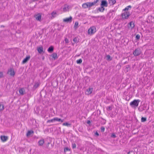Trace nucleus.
Segmentation results:
<instances>
[{
    "label": "nucleus",
    "mask_w": 154,
    "mask_h": 154,
    "mask_svg": "<svg viewBox=\"0 0 154 154\" xmlns=\"http://www.w3.org/2000/svg\"><path fill=\"white\" fill-rule=\"evenodd\" d=\"M99 0H96L94 1L93 2H87L85 3L82 4V7L84 8H90L91 7L94 5L95 4L97 3Z\"/></svg>",
    "instance_id": "nucleus-1"
},
{
    "label": "nucleus",
    "mask_w": 154,
    "mask_h": 154,
    "mask_svg": "<svg viewBox=\"0 0 154 154\" xmlns=\"http://www.w3.org/2000/svg\"><path fill=\"white\" fill-rule=\"evenodd\" d=\"M140 102L139 99H134L130 103V105L132 107L136 108L138 106Z\"/></svg>",
    "instance_id": "nucleus-2"
},
{
    "label": "nucleus",
    "mask_w": 154,
    "mask_h": 154,
    "mask_svg": "<svg viewBox=\"0 0 154 154\" xmlns=\"http://www.w3.org/2000/svg\"><path fill=\"white\" fill-rule=\"evenodd\" d=\"M96 32V29L94 26L91 27L88 29V35H92L94 34Z\"/></svg>",
    "instance_id": "nucleus-3"
},
{
    "label": "nucleus",
    "mask_w": 154,
    "mask_h": 154,
    "mask_svg": "<svg viewBox=\"0 0 154 154\" xmlns=\"http://www.w3.org/2000/svg\"><path fill=\"white\" fill-rule=\"evenodd\" d=\"M130 15V12L128 11H124L122 14V17L124 19H127Z\"/></svg>",
    "instance_id": "nucleus-4"
},
{
    "label": "nucleus",
    "mask_w": 154,
    "mask_h": 154,
    "mask_svg": "<svg viewBox=\"0 0 154 154\" xmlns=\"http://www.w3.org/2000/svg\"><path fill=\"white\" fill-rule=\"evenodd\" d=\"M141 53V51L140 50L138 49H136L133 52V54L134 56H137L140 55Z\"/></svg>",
    "instance_id": "nucleus-5"
},
{
    "label": "nucleus",
    "mask_w": 154,
    "mask_h": 154,
    "mask_svg": "<svg viewBox=\"0 0 154 154\" xmlns=\"http://www.w3.org/2000/svg\"><path fill=\"white\" fill-rule=\"evenodd\" d=\"M0 138L2 141L3 142L6 141L8 139V136L5 135H1Z\"/></svg>",
    "instance_id": "nucleus-6"
},
{
    "label": "nucleus",
    "mask_w": 154,
    "mask_h": 154,
    "mask_svg": "<svg viewBox=\"0 0 154 154\" xmlns=\"http://www.w3.org/2000/svg\"><path fill=\"white\" fill-rule=\"evenodd\" d=\"M10 75L12 76H14L15 74V72L14 70L13 69H10L8 70V72Z\"/></svg>",
    "instance_id": "nucleus-7"
},
{
    "label": "nucleus",
    "mask_w": 154,
    "mask_h": 154,
    "mask_svg": "<svg viewBox=\"0 0 154 154\" xmlns=\"http://www.w3.org/2000/svg\"><path fill=\"white\" fill-rule=\"evenodd\" d=\"M101 6L103 7H107L108 6V3L105 0H102L101 2Z\"/></svg>",
    "instance_id": "nucleus-8"
},
{
    "label": "nucleus",
    "mask_w": 154,
    "mask_h": 154,
    "mask_svg": "<svg viewBox=\"0 0 154 154\" xmlns=\"http://www.w3.org/2000/svg\"><path fill=\"white\" fill-rule=\"evenodd\" d=\"M69 9V6L67 4H65L63 8V11L64 12H66L68 11Z\"/></svg>",
    "instance_id": "nucleus-9"
},
{
    "label": "nucleus",
    "mask_w": 154,
    "mask_h": 154,
    "mask_svg": "<svg viewBox=\"0 0 154 154\" xmlns=\"http://www.w3.org/2000/svg\"><path fill=\"white\" fill-rule=\"evenodd\" d=\"M72 18L71 17H69L63 19V21L65 22H71L72 20Z\"/></svg>",
    "instance_id": "nucleus-10"
},
{
    "label": "nucleus",
    "mask_w": 154,
    "mask_h": 154,
    "mask_svg": "<svg viewBox=\"0 0 154 154\" xmlns=\"http://www.w3.org/2000/svg\"><path fill=\"white\" fill-rule=\"evenodd\" d=\"M35 17L37 20L40 21L41 19V15L40 14H38L35 16Z\"/></svg>",
    "instance_id": "nucleus-11"
},
{
    "label": "nucleus",
    "mask_w": 154,
    "mask_h": 154,
    "mask_svg": "<svg viewBox=\"0 0 154 154\" xmlns=\"http://www.w3.org/2000/svg\"><path fill=\"white\" fill-rule=\"evenodd\" d=\"M30 58V56H28L26 57L23 59V60L22 61V63L23 64H24L26 63Z\"/></svg>",
    "instance_id": "nucleus-12"
},
{
    "label": "nucleus",
    "mask_w": 154,
    "mask_h": 154,
    "mask_svg": "<svg viewBox=\"0 0 154 154\" xmlns=\"http://www.w3.org/2000/svg\"><path fill=\"white\" fill-rule=\"evenodd\" d=\"M92 91L93 88H92L90 87L87 90V94L88 95L92 93Z\"/></svg>",
    "instance_id": "nucleus-13"
},
{
    "label": "nucleus",
    "mask_w": 154,
    "mask_h": 154,
    "mask_svg": "<svg viewBox=\"0 0 154 154\" xmlns=\"http://www.w3.org/2000/svg\"><path fill=\"white\" fill-rule=\"evenodd\" d=\"M44 142V140L43 139H42L39 140L38 141V145L40 146H43Z\"/></svg>",
    "instance_id": "nucleus-14"
},
{
    "label": "nucleus",
    "mask_w": 154,
    "mask_h": 154,
    "mask_svg": "<svg viewBox=\"0 0 154 154\" xmlns=\"http://www.w3.org/2000/svg\"><path fill=\"white\" fill-rule=\"evenodd\" d=\"M19 92L20 94L21 95H23L25 92V91L23 88H21L19 90Z\"/></svg>",
    "instance_id": "nucleus-15"
},
{
    "label": "nucleus",
    "mask_w": 154,
    "mask_h": 154,
    "mask_svg": "<svg viewBox=\"0 0 154 154\" xmlns=\"http://www.w3.org/2000/svg\"><path fill=\"white\" fill-rule=\"evenodd\" d=\"M116 3V0H109V3L110 5H113Z\"/></svg>",
    "instance_id": "nucleus-16"
},
{
    "label": "nucleus",
    "mask_w": 154,
    "mask_h": 154,
    "mask_svg": "<svg viewBox=\"0 0 154 154\" xmlns=\"http://www.w3.org/2000/svg\"><path fill=\"white\" fill-rule=\"evenodd\" d=\"M34 133V131L32 130L29 131L26 134V136L27 137H29L32 134Z\"/></svg>",
    "instance_id": "nucleus-17"
},
{
    "label": "nucleus",
    "mask_w": 154,
    "mask_h": 154,
    "mask_svg": "<svg viewBox=\"0 0 154 154\" xmlns=\"http://www.w3.org/2000/svg\"><path fill=\"white\" fill-rule=\"evenodd\" d=\"M128 24L130 25V27L131 29L133 28L135 26L134 23L133 21L130 22Z\"/></svg>",
    "instance_id": "nucleus-18"
},
{
    "label": "nucleus",
    "mask_w": 154,
    "mask_h": 154,
    "mask_svg": "<svg viewBox=\"0 0 154 154\" xmlns=\"http://www.w3.org/2000/svg\"><path fill=\"white\" fill-rule=\"evenodd\" d=\"M54 122L55 121H57L58 122H63V120L61 119L60 118H58L57 117H55L54 118Z\"/></svg>",
    "instance_id": "nucleus-19"
},
{
    "label": "nucleus",
    "mask_w": 154,
    "mask_h": 154,
    "mask_svg": "<svg viewBox=\"0 0 154 154\" xmlns=\"http://www.w3.org/2000/svg\"><path fill=\"white\" fill-rule=\"evenodd\" d=\"M37 51L39 53H42L43 51V48L42 46L38 48Z\"/></svg>",
    "instance_id": "nucleus-20"
},
{
    "label": "nucleus",
    "mask_w": 154,
    "mask_h": 154,
    "mask_svg": "<svg viewBox=\"0 0 154 154\" xmlns=\"http://www.w3.org/2000/svg\"><path fill=\"white\" fill-rule=\"evenodd\" d=\"M105 10V8H104V7L101 6L100 7H99L98 8V11H99L100 12H103Z\"/></svg>",
    "instance_id": "nucleus-21"
},
{
    "label": "nucleus",
    "mask_w": 154,
    "mask_h": 154,
    "mask_svg": "<svg viewBox=\"0 0 154 154\" xmlns=\"http://www.w3.org/2000/svg\"><path fill=\"white\" fill-rule=\"evenodd\" d=\"M52 57L54 60L57 59L58 58L57 54L56 53H54L52 54Z\"/></svg>",
    "instance_id": "nucleus-22"
},
{
    "label": "nucleus",
    "mask_w": 154,
    "mask_h": 154,
    "mask_svg": "<svg viewBox=\"0 0 154 154\" xmlns=\"http://www.w3.org/2000/svg\"><path fill=\"white\" fill-rule=\"evenodd\" d=\"M54 50V48L53 46H51L49 48L48 50V51L49 52H52Z\"/></svg>",
    "instance_id": "nucleus-23"
},
{
    "label": "nucleus",
    "mask_w": 154,
    "mask_h": 154,
    "mask_svg": "<svg viewBox=\"0 0 154 154\" xmlns=\"http://www.w3.org/2000/svg\"><path fill=\"white\" fill-rule=\"evenodd\" d=\"M79 25V23L77 21H76L75 22V24L74 25V27L75 29H76L78 27Z\"/></svg>",
    "instance_id": "nucleus-24"
},
{
    "label": "nucleus",
    "mask_w": 154,
    "mask_h": 154,
    "mask_svg": "<svg viewBox=\"0 0 154 154\" xmlns=\"http://www.w3.org/2000/svg\"><path fill=\"white\" fill-rule=\"evenodd\" d=\"M131 5H129L126 7L125 9L123 10V11H128L129 10V8H131Z\"/></svg>",
    "instance_id": "nucleus-25"
},
{
    "label": "nucleus",
    "mask_w": 154,
    "mask_h": 154,
    "mask_svg": "<svg viewBox=\"0 0 154 154\" xmlns=\"http://www.w3.org/2000/svg\"><path fill=\"white\" fill-rule=\"evenodd\" d=\"M57 14V13L55 11H53L52 13H51V15H52V16L54 18V17H55L56 15Z\"/></svg>",
    "instance_id": "nucleus-26"
},
{
    "label": "nucleus",
    "mask_w": 154,
    "mask_h": 154,
    "mask_svg": "<svg viewBox=\"0 0 154 154\" xmlns=\"http://www.w3.org/2000/svg\"><path fill=\"white\" fill-rule=\"evenodd\" d=\"M4 109V106L3 105L0 104V112L2 111Z\"/></svg>",
    "instance_id": "nucleus-27"
},
{
    "label": "nucleus",
    "mask_w": 154,
    "mask_h": 154,
    "mask_svg": "<svg viewBox=\"0 0 154 154\" xmlns=\"http://www.w3.org/2000/svg\"><path fill=\"white\" fill-rule=\"evenodd\" d=\"M82 62V60L81 59H80L76 60V63L77 64H80Z\"/></svg>",
    "instance_id": "nucleus-28"
},
{
    "label": "nucleus",
    "mask_w": 154,
    "mask_h": 154,
    "mask_svg": "<svg viewBox=\"0 0 154 154\" xmlns=\"http://www.w3.org/2000/svg\"><path fill=\"white\" fill-rule=\"evenodd\" d=\"M106 60H112V58L109 55H107L106 56Z\"/></svg>",
    "instance_id": "nucleus-29"
},
{
    "label": "nucleus",
    "mask_w": 154,
    "mask_h": 154,
    "mask_svg": "<svg viewBox=\"0 0 154 154\" xmlns=\"http://www.w3.org/2000/svg\"><path fill=\"white\" fill-rule=\"evenodd\" d=\"M54 122V118L53 119H51L48 120L47 121V122L48 123H51V122Z\"/></svg>",
    "instance_id": "nucleus-30"
},
{
    "label": "nucleus",
    "mask_w": 154,
    "mask_h": 154,
    "mask_svg": "<svg viewBox=\"0 0 154 154\" xmlns=\"http://www.w3.org/2000/svg\"><path fill=\"white\" fill-rule=\"evenodd\" d=\"M63 125L64 126H70V124L68 123L67 122H65L63 123Z\"/></svg>",
    "instance_id": "nucleus-31"
},
{
    "label": "nucleus",
    "mask_w": 154,
    "mask_h": 154,
    "mask_svg": "<svg viewBox=\"0 0 154 154\" xmlns=\"http://www.w3.org/2000/svg\"><path fill=\"white\" fill-rule=\"evenodd\" d=\"M146 118L143 117H142L141 119V121L142 122H144L146 121Z\"/></svg>",
    "instance_id": "nucleus-32"
},
{
    "label": "nucleus",
    "mask_w": 154,
    "mask_h": 154,
    "mask_svg": "<svg viewBox=\"0 0 154 154\" xmlns=\"http://www.w3.org/2000/svg\"><path fill=\"white\" fill-rule=\"evenodd\" d=\"M70 151V149L68 147H66L64 149V152H66L67 151Z\"/></svg>",
    "instance_id": "nucleus-33"
},
{
    "label": "nucleus",
    "mask_w": 154,
    "mask_h": 154,
    "mask_svg": "<svg viewBox=\"0 0 154 154\" xmlns=\"http://www.w3.org/2000/svg\"><path fill=\"white\" fill-rule=\"evenodd\" d=\"M39 86V84L38 83H36L34 86V88H36Z\"/></svg>",
    "instance_id": "nucleus-34"
},
{
    "label": "nucleus",
    "mask_w": 154,
    "mask_h": 154,
    "mask_svg": "<svg viewBox=\"0 0 154 154\" xmlns=\"http://www.w3.org/2000/svg\"><path fill=\"white\" fill-rule=\"evenodd\" d=\"M76 146L75 144L73 143L72 144V147L73 149H74L76 147Z\"/></svg>",
    "instance_id": "nucleus-35"
},
{
    "label": "nucleus",
    "mask_w": 154,
    "mask_h": 154,
    "mask_svg": "<svg viewBox=\"0 0 154 154\" xmlns=\"http://www.w3.org/2000/svg\"><path fill=\"white\" fill-rule=\"evenodd\" d=\"M136 38L137 39H139L140 38V35L139 34H137L136 35Z\"/></svg>",
    "instance_id": "nucleus-36"
},
{
    "label": "nucleus",
    "mask_w": 154,
    "mask_h": 154,
    "mask_svg": "<svg viewBox=\"0 0 154 154\" xmlns=\"http://www.w3.org/2000/svg\"><path fill=\"white\" fill-rule=\"evenodd\" d=\"M65 42L67 43H68L69 42V40L67 38H65Z\"/></svg>",
    "instance_id": "nucleus-37"
},
{
    "label": "nucleus",
    "mask_w": 154,
    "mask_h": 154,
    "mask_svg": "<svg viewBox=\"0 0 154 154\" xmlns=\"http://www.w3.org/2000/svg\"><path fill=\"white\" fill-rule=\"evenodd\" d=\"M101 130L102 131L104 132L105 130V128L103 127H102L101 128Z\"/></svg>",
    "instance_id": "nucleus-38"
},
{
    "label": "nucleus",
    "mask_w": 154,
    "mask_h": 154,
    "mask_svg": "<svg viewBox=\"0 0 154 154\" xmlns=\"http://www.w3.org/2000/svg\"><path fill=\"white\" fill-rule=\"evenodd\" d=\"M3 76V73L2 72H0V78L2 77Z\"/></svg>",
    "instance_id": "nucleus-39"
},
{
    "label": "nucleus",
    "mask_w": 154,
    "mask_h": 154,
    "mask_svg": "<svg viewBox=\"0 0 154 154\" xmlns=\"http://www.w3.org/2000/svg\"><path fill=\"white\" fill-rule=\"evenodd\" d=\"M95 134L97 136H98L99 135V133L97 132H96Z\"/></svg>",
    "instance_id": "nucleus-40"
},
{
    "label": "nucleus",
    "mask_w": 154,
    "mask_h": 154,
    "mask_svg": "<svg viewBox=\"0 0 154 154\" xmlns=\"http://www.w3.org/2000/svg\"><path fill=\"white\" fill-rule=\"evenodd\" d=\"M107 109H109V110H111V109H112V107H111V106H109V107H108Z\"/></svg>",
    "instance_id": "nucleus-41"
},
{
    "label": "nucleus",
    "mask_w": 154,
    "mask_h": 154,
    "mask_svg": "<svg viewBox=\"0 0 154 154\" xmlns=\"http://www.w3.org/2000/svg\"><path fill=\"white\" fill-rule=\"evenodd\" d=\"M73 41L75 42L77 40V38H75L74 39H73Z\"/></svg>",
    "instance_id": "nucleus-42"
},
{
    "label": "nucleus",
    "mask_w": 154,
    "mask_h": 154,
    "mask_svg": "<svg viewBox=\"0 0 154 154\" xmlns=\"http://www.w3.org/2000/svg\"><path fill=\"white\" fill-rule=\"evenodd\" d=\"M91 123V122L89 120L87 122V123L88 124H90V123Z\"/></svg>",
    "instance_id": "nucleus-43"
},
{
    "label": "nucleus",
    "mask_w": 154,
    "mask_h": 154,
    "mask_svg": "<svg viewBox=\"0 0 154 154\" xmlns=\"http://www.w3.org/2000/svg\"><path fill=\"white\" fill-rule=\"evenodd\" d=\"M131 152H133L132 151H131ZM130 153H131V152H128V154H130Z\"/></svg>",
    "instance_id": "nucleus-44"
},
{
    "label": "nucleus",
    "mask_w": 154,
    "mask_h": 154,
    "mask_svg": "<svg viewBox=\"0 0 154 154\" xmlns=\"http://www.w3.org/2000/svg\"><path fill=\"white\" fill-rule=\"evenodd\" d=\"M113 136L114 137H116V135H113Z\"/></svg>",
    "instance_id": "nucleus-45"
}]
</instances>
